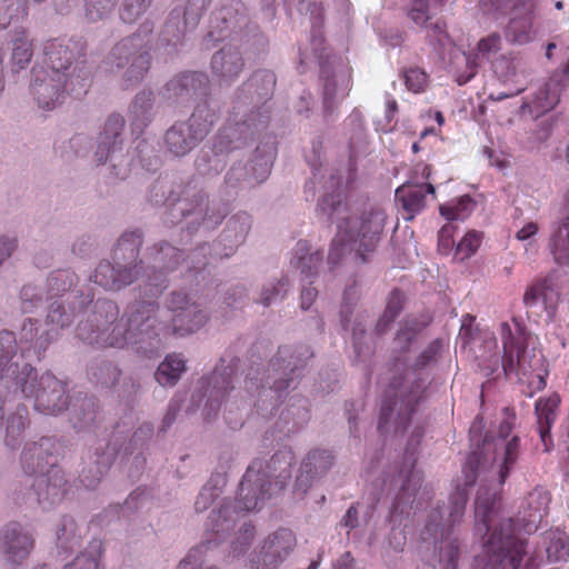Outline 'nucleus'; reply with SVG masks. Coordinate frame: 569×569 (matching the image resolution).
Instances as JSON below:
<instances>
[{
  "label": "nucleus",
  "mask_w": 569,
  "mask_h": 569,
  "mask_svg": "<svg viewBox=\"0 0 569 569\" xmlns=\"http://www.w3.org/2000/svg\"><path fill=\"white\" fill-rule=\"evenodd\" d=\"M498 490L478 489L475 499V529L483 539V553L476 557L479 569H539L536 557L528 555L527 540L517 536L518 523L512 518H501Z\"/></svg>",
  "instance_id": "f257e3e1"
},
{
  "label": "nucleus",
  "mask_w": 569,
  "mask_h": 569,
  "mask_svg": "<svg viewBox=\"0 0 569 569\" xmlns=\"http://www.w3.org/2000/svg\"><path fill=\"white\" fill-rule=\"evenodd\" d=\"M325 188L326 191L317 206V216L328 226L337 224V236L331 241L328 263L332 268L336 267L347 251L355 252V257L366 263L367 253L373 252L380 241L383 213L375 210L361 217L350 216L345 201L341 176L331 174Z\"/></svg>",
  "instance_id": "f03ea898"
},
{
  "label": "nucleus",
  "mask_w": 569,
  "mask_h": 569,
  "mask_svg": "<svg viewBox=\"0 0 569 569\" xmlns=\"http://www.w3.org/2000/svg\"><path fill=\"white\" fill-rule=\"evenodd\" d=\"M293 455L283 447L269 460L257 458L248 466L238 486L234 501L223 498L220 507L210 512L207 530L222 539L234 526L239 512L260 509L264 501L281 491L291 478Z\"/></svg>",
  "instance_id": "7ed1b4c3"
},
{
  "label": "nucleus",
  "mask_w": 569,
  "mask_h": 569,
  "mask_svg": "<svg viewBox=\"0 0 569 569\" xmlns=\"http://www.w3.org/2000/svg\"><path fill=\"white\" fill-rule=\"evenodd\" d=\"M313 357L312 348L306 343L282 345L264 366L259 346H252L244 388L250 393L257 391L254 407L260 416L273 415L290 391L297 389Z\"/></svg>",
  "instance_id": "20e7f679"
},
{
  "label": "nucleus",
  "mask_w": 569,
  "mask_h": 569,
  "mask_svg": "<svg viewBox=\"0 0 569 569\" xmlns=\"http://www.w3.org/2000/svg\"><path fill=\"white\" fill-rule=\"evenodd\" d=\"M443 342L441 339L431 341L409 366L408 371L413 375L411 381L405 375V363L395 358V368L389 383L383 391L378 420V431L382 435L395 417V432L403 433L411 423L412 416L418 406L429 397V387L433 378L431 370L438 365Z\"/></svg>",
  "instance_id": "39448f33"
},
{
  "label": "nucleus",
  "mask_w": 569,
  "mask_h": 569,
  "mask_svg": "<svg viewBox=\"0 0 569 569\" xmlns=\"http://www.w3.org/2000/svg\"><path fill=\"white\" fill-rule=\"evenodd\" d=\"M154 435L153 425L143 422L129 439L114 432L103 441H97L81 457L79 480L87 489H96L108 473L117 457L127 468L128 476L139 479L146 470L147 450Z\"/></svg>",
  "instance_id": "423d86ee"
},
{
  "label": "nucleus",
  "mask_w": 569,
  "mask_h": 569,
  "mask_svg": "<svg viewBox=\"0 0 569 569\" xmlns=\"http://www.w3.org/2000/svg\"><path fill=\"white\" fill-rule=\"evenodd\" d=\"M147 201L160 207L171 202L173 212L183 222L182 229L193 236L200 231L210 233L216 230L227 217L223 204L210 200L209 192L201 178L191 177L184 183L172 187L157 180L147 191Z\"/></svg>",
  "instance_id": "0eeeda50"
},
{
  "label": "nucleus",
  "mask_w": 569,
  "mask_h": 569,
  "mask_svg": "<svg viewBox=\"0 0 569 569\" xmlns=\"http://www.w3.org/2000/svg\"><path fill=\"white\" fill-rule=\"evenodd\" d=\"M298 10L310 12V47L320 68L323 118L326 122H330L336 119L338 106L350 90L351 70L342 57L332 53L325 46L321 31L323 17L320 6L315 1L300 0Z\"/></svg>",
  "instance_id": "6e6552de"
},
{
  "label": "nucleus",
  "mask_w": 569,
  "mask_h": 569,
  "mask_svg": "<svg viewBox=\"0 0 569 569\" xmlns=\"http://www.w3.org/2000/svg\"><path fill=\"white\" fill-rule=\"evenodd\" d=\"M8 362L0 376V390L7 393H17L26 398H33L34 409L44 415L57 416L62 413L70 395L67 392V383L58 379L50 371L38 376L37 370L18 355Z\"/></svg>",
  "instance_id": "1a4fd4ad"
},
{
  "label": "nucleus",
  "mask_w": 569,
  "mask_h": 569,
  "mask_svg": "<svg viewBox=\"0 0 569 569\" xmlns=\"http://www.w3.org/2000/svg\"><path fill=\"white\" fill-rule=\"evenodd\" d=\"M43 63L52 80L63 81V89L74 99L83 98L92 83L93 67L87 59L82 38L52 39L44 43Z\"/></svg>",
  "instance_id": "9d476101"
},
{
  "label": "nucleus",
  "mask_w": 569,
  "mask_h": 569,
  "mask_svg": "<svg viewBox=\"0 0 569 569\" xmlns=\"http://www.w3.org/2000/svg\"><path fill=\"white\" fill-rule=\"evenodd\" d=\"M277 83L274 72L268 69L256 70L233 92L231 106V123H244L248 134L258 139L268 133L271 100Z\"/></svg>",
  "instance_id": "9b49d317"
},
{
  "label": "nucleus",
  "mask_w": 569,
  "mask_h": 569,
  "mask_svg": "<svg viewBox=\"0 0 569 569\" xmlns=\"http://www.w3.org/2000/svg\"><path fill=\"white\" fill-rule=\"evenodd\" d=\"M159 303L154 300H138L130 303L121 320L126 319L120 333L113 340V348H128L143 358L159 356L162 332L167 325L158 317Z\"/></svg>",
  "instance_id": "f8f14e48"
},
{
  "label": "nucleus",
  "mask_w": 569,
  "mask_h": 569,
  "mask_svg": "<svg viewBox=\"0 0 569 569\" xmlns=\"http://www.w3.org/2000/svg\"><path fill=\"white\" fill-rule=\"evenodd\" d=\"M144 233L140 228L121 233L112 250V262L102 260L90 276L106 290H121L140 278L144 261L140 258Z\"/></svg>",
  "instance_id": "ddd939ff"
},
{
  "label": "nucleus",
  "mask_w": 569,
  "mask_h": 569,
  "mask_svg": "<svg viewBox=\"0 0 569 569\" xmlns=\"http://www.w3.org/2000/svg\"><path fill=\"white\" fill-rule=\"evenodd\" d=\"M240 363L237 350L233 347L227 348L211 372L197 381L187 411L193 412L201 408L207 420L216 418L223 401L232 398Z\"/></svg>",
  "instance_id": "4468645a"
},
{
  "label": "nucleus",
  "mask_w": 569,
  "mask_h": 569,
  "mask_svg": "<svg viewBox=\"0 0 569 569\" xmlns=\"http://www.w3.org/2000/svg\"><path fill=\"white\" fill-rule=\"evenodd\" d=\"M154 26L144 21L128 37L116 43L103 60L106 72L117 73L127 67L123 73V89L141 82L151 64L150 43Z\"/></svg>",
  "instance_id": "2eb2a0df"
},
{
  "label": "nucleus",
  "mask_w": 569,
  "mask_h": 569,
  "mask_svg": "<svg viewBox=\"0 0 569 569\" xmlns=\"http://www.w3.org/2000/svg\"><path fill=\"white\" fill-rule=\"evenodd\" d=\"M482 417L477 416L469 429V440L473 448L470 453L477 452L481 459V466L485 468V465L488 461L487 456L489 455V451L492 450L496 452L498 449H502V459L497 470V480L489 481L486 479V481L482 480L479 486V489L481 487H488L493 490H498L499 500L501 501V488L518 459L520 438L518 436H513L508 440L512 430V425L508 420L501 421L497 432H486L482 436Z\"/></svg>",
  "instance_id": "dca6fc26"
},
{
  "label": "nucleus",
  "mask_w": 569,
  "mask_h": 569,
  "mask_svg": "<svg viewBox=\"0 0 569 569\" xmlns=\"http://www.w3.org/2000/svg\"><path fill=\"white\" fill-rule=\"evenodd\" d=\"M76 298H79V309H84L92 303L90 313L81 320L76 329L77 337L84 343L96 348H113V340L120 333L123 323L119 320V307L110 299L99 298L93 301L90 292L84 293L77 290Z\"/></svg>",
  "instance_id": "f3484780"
},
{
  "label": "nucleus",
  "mask_w": 569,
  "mask_h": 569,
  "mask_svg": "<svg viewBox=\"0 0 569 569\" xmlns=\"http://www.w3.org/2000/svg\"><path fill=\"white\" fill-rule=\"evenodd\" d=\"M251 157L247 161L237 160L223 178V190L229 197L238 194L241 189H253L269 178L276 158L274 137L262 133Z\"/></svg>",
  "instance_id": "a211bd4d"
},
{
  "label": "nucleus",
  "mask_w": 569,
  "mask_h": 569,
  "mask_svg": "<svg viewBox=\"0 0 569 569\" xmlns=\"http://www.w3.org/2000/svg\"><path fill=\"white\" fill-rule=\"evenodd\" d=\"M256 139L248 134L244 123H231L223 126L211 142L206 143L197 153L194 169L204 183V177H216L226 168L228 156L242 150L253 143Z\"/></svg>",
  "instance_id": "6ab92c4d"
},
{
  "label": "nucleus",
  "mask_w": 569,
  "mask_h": 569,
  "mask_svg": "<svg viewBox=\"0 0 569 569\" xmlns=\"http://www.w3.org/2000/svg\"><path fill=\"white\" fill-rule=\"evenodd\" d=\"M126 120L120 113H111L97 137L94 159L99 164H108L110 174L126 179L130 172L131 157L126 148Z\"/></svg>",
  "instance_id": "aec40b11"
},
{
  "label": "nucleus",
  "mask_w": 569,
  "mask_h": 569,
  "mask_svg": "<svg viewBox=\"0 0 569 569\" xmlns=\"http://www.w3.org/2000/svg\"><path fill=\"white\" fill-rule=\"evenodd\" d=\"M212 0H188L184 7L173 8L162 28L159 42L170 57L178 56L184 46V37L194 30Z\"/></svg>",
  "instance_id": "412c9836"
},
{
  "label": "nucleus",
  "mask_w": 569,
  "mask_h": 569,
  "mask_svg": "<svg viewBox=\"0 0 569 569\" xmlns=\"http://www.w3.org/2000/svg\"><path fill=\"white\" fill-rule=\"evenodd\" d=\"M164 307L171 312L169 331L176 338L198 332L210 319V313L183 289L172 290L164 298Z\"/></svg>",
  "instance_id": "4be33fe9"
},
{
  "label": "nucleus",
  "mask_w": 569,
  "mask_h": 569,
  "mask_svg": "<svg viewBox=\"0 0 569 569\" xmlns=\"http://www.w3.org/2000/svg\"><path fill=\"white\" fill-rule=\"evenodd\" d=\"M423 539H433V557L442 569H458L461 555L459 538L455 535L453 527L445 522V511L432 509L428 515Z\"/></svg>",
  "instance_id": "5701e85b"
},
{
  "label": "nucleus",
  "mask_w": 569,
  "mask_h": 569,
  "mask_svg": "<svg viewBox=\"0 0 569 569\" xmlns=\"http://www.w3.org/2000/svg\"><path fill=\"white\" fill-rule=\"evenodd\" d=\"M62 445L53 436H42L27 441L20 455V465L28 476H39L58 469Z\"/></svg>",
  "instance_id": "b1692460"
},
{
  "label": "nucleus",
  "mask_w": 569,
  "mask_h": 569,
  "mask_svg": "<svg viewBox=\"0 0 569 569\" xmlns=\"http://www.w3.org/2000/svg\"><path fill=\"white\" fill-rule=\"evenodd\" d=\"M164 98L176 106H189L212 94L209 74L199 70H186L174 74L163 87Z\"/></svg>",
  "instance_id": "393cba45"
},
{
  "label": "nucleus",
  "mask_w": 569,
  "mask_h": 569,
  "mask_svg": "<svg viewBox=\"0 0 569 569\" xmlns=\"http://www.w3.org/2000/svg\"><path fill=\"white\" fill-rule=\"evenodd\" d=\"M249 19L248 9L241 0H220L210 14L204 41H221L233 32H239Z\"/></svg>",
  "instance_id": "a878e982"
},
{
  "label": "nucleus",
  "mask_w": 569,
  "mask_h": 569,
  "mask_svg": "<svg viewBox=\"0 0 569 569\" xmlns=\"http://www.w3.org/2000/svg\"><path fill=\"white\" fill-rule=\"evenodd\" d=\"M310 419L309 401L302 396H293L283 408L278 420L268 428L262 438V446L269 448L273 441L282 440L303 428Z\"/></svg>",
  "instance_id": "bb28decb"
},
{
  "label": "nucleus",
  "mask_w": 569,
  "mask_h": 569,
  "mask_svg": "<svg viewBox=\"0 0 569 569\" xmlns=\"http://www.w3.org/2000/svg\"><path fill=\"white\" fill-rule=\"evenodd\" d=\"M483 469L479 455L470 453L462 469L463 481L458 482L455 491L450 495L449 506L443 505L436 508L445 511V522L448 526L455 527L461 521L469 500V490L476 485Z\"/></svg>",
  "instance_id": "cd10ccee"
},
{
  "label": "nucleus",
  "mask_w": 569,
  "mask_h": 569,
  "mask_svg": "<svg viewBox=\"0 0 569 569\" xmlns=\"http://www.w3.org/2000/svg\"><path fill=\"white\" fill-rule=\"evenodd\" d=\"M296 545V537L288 528H280L270 535L259 550L250 557L251 569H277Z\"/></svg>",
  "instance_id": "c85d7f7f"
},
{
  "label": "nucleus",
  "mask_w": 569,
  "mask_h": 569,
  "mask_svg": "<svg viewBox=\"0 0 569 569\" xmlns=\"http://www.w3.org/2000/svg\"><path fill=\"white\" fill-rule=\"evenodd\" d=\"M34 540L20 522L10 521L0 529V550L8 565L17 568L28 558Z\"/></svg>",
  "instance_id": "c756f323"
},
{
  "label": "nucleus",
  "mask_w": 569,
  "mask_h": 569,
  "mask_svg": "<svg viewBox=\"0 0 569 569\" xmlns=\"http://www.w3.org/2000/svg\"><path fill=\"white\" fill-rule=\"evenodd\" d=\"M67 479L61 470L39 475L30 486L27 499L49 510L59 505L67 492Z\"/></svg>",
  "instance_id": "7c9ffc66"
},
{
  "label": "nucleus",
  "mask_w": 569,
  "mask_h": 569,
  "mask_svg": "<svg viewBox=\"0 0 569 569\" xmlns=\"http://www.w3.org/2000/svg\"><path fill=\"white\" fill-rule=\"evenodd\" d=\"M246 59L238 46L230 42L216 51L210 61L211 72L220 88H229L243 72Z\"/></svg>",
  "instance_id": "2f4dec72"
},
{
  "label": "nucleus",
  "mask_w": 569,
  "mask_h": 569,
  "mask_svg": "<svg viewBox=\"0 0 569 569\" xmlns=\"http://www.w3.org/2000/svg\"><path fill=\"white\" fill-rule=\"evenodd\" d=\"M30 90L38 106L47 110L53 109L58 103H61L64 93L68 94L63 89V81H53L52 73L43 66H34L32 68Z\"/></svg>",
  "instance_id": "473e14b6"
},
{
  "label": "nucleus",
  "mask_w": 569,
  "mask_h": 569,
  "mask_svg": "<svg viewBox=\"0 0 569 569\" xmlns=\"http://www.w3.org/2000/svg\"><path fill=\"white\" fill-rule=\"evenodd\" d=\"M252 223V217L246 211H238L226 221L217 240L223 249L222 258H230L246 242Z\"/></svg>",
  "instance_id": "72a5a7b5"
},
{
  "label": "nucleus",
  "mask_w": 569,
  "mask_h": 569,
  "mask_svg": "<svg viewBox=\"0 0 569 569\" xmlns=\"http://www.w3.org/2000/svg\"><path fill=\"white\" fill-rule=\"evenodd\" d=\"M203 140L204 137L188 120L176 121L164 133V143L176 157L187 156Z\"/></svg>",
  "instance_id": "f704fd0d"
},
{
  "label": "nucleus",
  "mask_w": 569,
  "mask_h": 569,
  "mask_svg": "<svg viewBox=\"0 0 569 569\" xmlns=\"http://www.w3.org/2000/svg\"><path fill=\"white\" fill-rule=\"evenodd\" d=\"M64 411H68L73 428L81 431L97 421L99 407L94 396L83 391H73Z\"/></svg>",
  "instance_id": "c9c22d12"
},
{
  "label": "nucleus",
  "mask_w": 569,
  "mask_h": 569,
  "mask_svg": "<svg viewBox=\"0 0 569 569\" xmlns=\"http://www.w3.org/2000/svg\"><path fill=\"white\" fill-rule=\"evenodd\" d=\"M427 193H436V188L430 182H407L396 189V202L402 208V217L405 220H412L416 213L420 212L425 208Z\"/></svg>",
  "instance_id": "e433bc0d"
},
{
  "label": "nucleus",
  "mask_w": 569,
  "mask_h": 569,
  "mask_svg": "<svg viewBox=\"0 0 569 569\" xmlns=\"http://www.w3.org/2000/svg\"><path fill=\"white\" fill-rule=\"evenodd\" d=\"M156 101V93L151 89H142L136 93L129 106L132 133L141 134L152 123L158 112Z\"/></svg>",
  "instance_id": "4c0bfd02"
},
{
  "label": "nucleus",
  "mask_w": 569,
  "mask_h": 569,
  "mask_svg": "<svg viewBox=\"0 0 569 569\" xmlns=\"http://www.w3.org/2000/svg\"><path fill=\"white\" fill-rule=\"evenodd\" d=\"M230 43L238 46L242 56L247 59H256L268 51L269 41L259 26L248 20V23L240 28L239 32H233L230 36Z\"/></svg>",
  "instance_id": "58836bf2"
},
{
  "label": "nucleus",
  "mask_w": 569,
  "mask_h": 569,
  "mask_svg": "<svg viewBox=\"0 0 569 569\" xmlns=\"http://www.w3.org/2000/svg\"><path fill=\"white\" fill-rule=\"evenodd\" d=\"M221 107V101L212 93L194 102L192 113L187 120L206 138L219 120Z\"/></svg>",
  "instance_id": "ea45409f"
},
{
  "label": "nucleus",
  "mask_w": 569,
  "mask_h": 569,
  "mask_svg": "<svg viewBox=\"0 0 569 569\" xmlns=\"http://www.w3.org/2000/svg\"><path fill=\"white\" fill-rule=\"evenodd\" d=\"M86 373L91 383L102 389H111L119 383L122 370L114 361L97 357L88 362Z\"/></svg>",
  "instance_id": "a19ab883"
},
{
  "label": "nucleus",
  "mask_w": 569,
  "mask_h": 569,
  "mask_svg": "<svg viewBox=\"0 0 569 569\" xmlns=\"http://www.w3.org/2000/svg\"><path fill=\"white\" fill-rule=\"evenodd\" d=\"M147 254L157 263V267L169 273L176 271L187 260L186 251L167 240H160L148 247Z\"/></svg>",
  "instance_id": "79ce46f5"
},
{
  "label": "nucleus",
  "mask_w": 569,
  "mask_h": 569,
  "mask_svg": "<svg viewBox=\"0 0 569 569\" xmlns=\"http://www.w3.org/2000/svg\"><path fill=\"white\" fill-rule=\"evenodd\" d=\"M491 69L503 83L521 86L526 77V62L518 53L500 54L491 61Z\"/></svg>",
  "instance_id": "37998d69"
},
{
  "label": "nucleus",
  "mask_w": 569,
  "mask_h": 569,
  "mask_svg": "<svg viewBox=\"0 0 569 569\" xmlns=\"http://www.w3.org/2000/svg\"><path fill=\"white\" fill-rule=\"evenodd\" d=\"M81 528L71 515H62L56 525V546L59 551L72 552L81 542Z\"/></svg>",
  "instance_id": "c03bdc74"
},
{
  "label": "nucleus",
  "mask_w": 569,
  "mask_h": 569,
  "mask_svg": "<svg viewBox=\"0 0 569 569\" xmlns=\"http://www.w3.org/2000/svg\"><path fill=\"white\" fill-rule=\"evenodd\" d=\"M7 51L10 52L9 66L12 73L26 69L32 58L31 44L24 36V30H16L7 41Z\"/></svg>",
  "instance_id": "a18cd8bd"
},
{
  "label": "nucleus",
  "mask_w": 569,
  "mask_h": 569,
  "mask_svg": "<svg viewBox=\"0 0 569 569\" xmlns=\"http://www.w3.org/2000/svg\"><path fill=\"white\" fill-rule=\"evenodd\" d=\"M186 370L187 367L183 357L178 353H170L159 363L153 377L160 386L173 387Z\"/></svg>",
  "instance_id": "49530a36"
},
{
  "label": "nucleus",
  "mask_w": 569,
  "mask_h": 569,
  "mask_svg": "<svg viewBox=\"0 0 569 569\" xmlns=\"http://www.w3.org/2000/svg\"><path fill=\"white\" fill-rule=\"evenodd\" d=\"M560 403L558 395L537 400L535 411L539 423V435L541 441L547 446V441L551 440V426L555 420V410Z\"/></svg>",
  "instance_id": "de8ad7c7"
},
{
  "label": "nucleus",
  "mask_w": 569,
  "mask_h": 569,
  "mask_svg": "<svg viewBox=\"0 0 569 569\" xmlns=\"http://www.w3.org/2000/svg\"><path fill=\"white\" fill-rule=\"evenodd\" d=\"M168 273L157 266L143 264V270L140 274L142 283L140 286L141 292L146 297L158 298L169 287Z\"/></svg>",
  "instance_id": "09e8293b"
},
{
  "label": "nucleus",
  "mask_w": 569,
  "mask_h": 569,
  "mask_svg": "<svg viewBox=\"0 0 569 569\" xmlns=\"http://www.w3.org/2000/svg\"><path fill=\"white\" fill-rule=\"evenodd\" d=\"M351 343L353 349L352 365H365L368 368V362L375 352V348L367 337L366 327L360 321H355L352 325Z\"/></svg>",
  "instance_id": "8fccbe9b"
},
{
  "label": "nucleus",
  "mask_w": 569,
  "mask_h": 569,
  "mask_svg": "<svg viewBox=\"0 0 569 569\" xmlns=\"http://www.w3.org/2000/svg\"><path fill=\"white\" fill-rule=\"evenodd\" d=\"M477 202L470 194H463L450 202L440 204L439 212L448 221H465L473 211Z\"/></svg>",
  "instance_id": "3c124183"
},
{
  "label": "nucleus",
  "mask_w": 569,
  "mask_h": 569,
  "mask_svg": "<svg viewBox=\"0 0 569 569\" xmlns=\"http://www.w3.org/2000/svg\"><path fill=\"white\" fill-rule=\"evenodd\" d=\"M560 101L559 92L546 82L536 93L532 104L523 103L521 109L528 108L536 119L552 110Z\"/></svg>",
  "instance_id": "603ef678"
},
{
  "label": "nucleus",
  "mask_w": 569,
  "mask_h": 569,
  "mask_svg": "<svg viewBox=\"0 0 569 569\" xmlns=\"http://www.w3.org/2000/svg\"><path fill=\"white\" fill-rule=\"evenodd\" d=\"M551 252L558 264H569V216L565 217L552 232Z\"/></svg>",
  "instance_id": "864d4df0"
},
{
  "label": "nucleus",
  "mask_w": 569,
  "mask_h": 569,
  "mask_svg": "<svg viewBox=\"0 0 569 569\" xmlns=\"http://www.w3.org/2000/svg\"><path fill=\"white\" fill-rule=\"evenodd\" d=\"M102 553L101 540L93 539L83 551L77 555L71 562L66 563L62 569H102L99 562Z\"/></svg>",
  "instance_id": "5fc2aeb1"
},
{
  "label": "nucleus",
  "mask_w": 569,
  "mask_h": 569,
  "mask_svg": "<svg viewBox=\"0 0 569 569\" xmlns=\"http://www.w3.org/2000/svg\"><path fill=\"white\" fill-rule=\"evenodd\" d=\"M291 287L288 276H282L277 280H270L262 286L258 302L263 307H270L273 303L280 302L286 299Z\"/></svg>",
  "instance_id": "6e6d98bb"
},
{
  "label": "nucleus",
  "mask_w": 569,
  "mask_h": 569,
  "mask_svg": "<svg viewBox=\"0 0 569 569\" xmlns=\"http://www.w3.org/2000/svg\"><path fill=\"white\" fill-rule=\"evenodd\" d=\"M333 460L335 457L330 450L313 449L309 451L301 466L305 472H312L318 478H321L330 470Z\"/></svg>",
  "instance_id": "4d7b16f0"
},
{
  "label": "nucleus",
  "mask_w": 569,
  "mask_h": 569,
  "mask_svg": "<svg viewBox=\"0 0 569 569\" xmlns=\"http://www.w3.org/2000/svg\"><path fill=\"white\" fill-rule=\"evenodd\" d=\"M28 16V0H0V26L18 24Z\"/></svg>",
  "instance_id": "13d9d810"
},
{
  "label": "nucleus",
  "mask_w": 569,
  "mask_h": 569,
  "mask_svg": "<svg viewBox=\"0 0 569 569\" xmlns=\"http://www.w3.org/2000/svg\"><path fill=\"white\" fill-rule=\"evenodd\" d=\"M78 276L68 269L52 271L47 279V292L52 297L62 296L77 283Z\"/></svg>",
  "instance_id": "bf43d9fd"
},
{
  "label": "nucleus",
  "mask_w": 569,
  "mask_h": 569,
  "mask_svg": "<svg viewBox=\"0 0 569 569\" xmlns=\"http://www.w3.org/2000/svg\"><path fill=\"white\" fill-rule=\"evenodd\" d=\"M417 457L413 455H403L402 463L399 468V477L402 478L401 486L403 490L412 491L413 495L420 489L422 476L416 469Z\"/></svg>",
  "instance_id": "052dcab7"
},
{
  "label": "nucleus",
  "mask_w": 569,
  "mask_h": 569,
  "mask_svg": "<svg viewBox=\"0 0 569 569\" xmlns=\"http://www.w3.org/2000/svg\"><path fill=\"white\" fill-rule=\"evenodd\" d=\"M342 368L339 363H329L321 368L316 388L322 395H329L340 389Z\"/></svg>",
  "instance_id": "680f3d73"
},
{
  "label": "nucleus",
  "mask_w": 569,
  "mask_h": 569,
  "mask_svg": "<svg viewBox=\"0 0 569 569\" xmlns=\"http://www.w3.org/2000/svg\"><path fill=\"white\" fill-rule=\"evenodd\" d=\"M20 310L22 313H32L44 301V290L42 287L27 283L19 292Z\"/></svg>",
  "instance_id": "e2e57ef3"
},
{
  "label": "nucleus",
  "mask_w": 569,
  "mask_h": 569,
  "mask_svg": "<svg viewBox=\"0 0 569 569\" xmlns=\"http://www.w3.org/2000/svg\"><path fill=\"white\" fill-rule=\"evenodd\" d=\"M359 300V291L356 281L348 284L343 291L342 302L339 311L340 327L348 331L353 315V308Z\"/></svg>",
  "instance_id": "0e129e2a"
},
{
  "label": "nucleus",
  "mask_w": 569,
  "mask_h": 569,
  "mask_svg": "<svg viewBox=\"0 0 569 569\" xmlns=\"http://www.w3.org/2000/svg\"><path fill=\"white\" fill-rule=\"evenodd\" d=\"M552 291L548 279H538L529 286L523 296V303L527 307H533L539 300H542L546 309L549 302V292Z\"/></svg>",
  "instance_id": "69168bd1"
},
{
  "label": "nucleus",
  "mask_w": 569,
  "mask_h": 569,
  "mask_svg": "<svg viewBox=\"0 0 569 569\" xmlns=\"http://www.w3.org/2000/svg\"><path fill=\"white\" fill-rule=\"evenodd\" d=\"M322 259V251L317 250L312 252L310 257L302 258V261L295 262V267L300 270L302 282L313 284V279L318 277Z\"/></svg>",
  "instance_id": "338daca9"
},
{
  "label": "nucleus",
  "mask_w": 569,
  "mask_h": 569,
  "mask_svg": "<svg viewBox=\"0 0 569 569\" xmlns=\"http://www.w3.org/2000/svg\"><path fill=\"white\" fill-rule=\"evenodd\" d=\"M224 411L223 417L228 427L232 430L240 429L244 423V409L246 402L241 400L238 403L237 400H231V398L223 401Z\"/></svg>",
  "instance_id": "774afa93"
}]
</instances>
